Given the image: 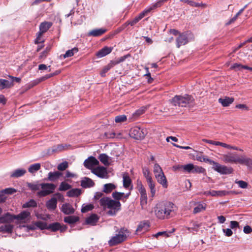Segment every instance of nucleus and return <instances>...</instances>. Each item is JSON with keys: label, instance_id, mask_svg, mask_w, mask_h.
Returning a JSON list of instances; mask_svg holds the SVG:
<instances>
[{"label": "nucleus", "instance_id": "28", "mask_svg": "<svg viewBox=\"0 0 252 252\" xmlns=\"http://www.w3.org/2000/svg\"><path fill=\"white\" fill-rule=\"evenodd\" d=\"M13 86L12 82L5 79H0V89L9 88Z\"/></svg>", "mask_w": 252, "mask_h": 252}, {"label": "nucleus", "instance_id": "15", "mask_svg": "<svg viewBox=\"0 0 252 252\" xmlns=\"http://www.w3.org/2000/svg\"><path fill=\"white\" fill-rule=\"evenodd\" d=\"M188 38L186 33H183L180 34L176 39L177 46L179 48L181 46L184 45L188 42Z\"/></svg>", "mask_w": 252, "mask_h": 252}, {"label": "nucleus", "instance_id": "64", "mask_svg": "<svg viewBox=\"0 0 252 252\" xmlns=\"http://www.w3.org/2000/svg\"><path fill=\"white\" fill-rule=\"evenodd\" d=\"M4 192L7 194H12L16 192V190L14 189H6L4 190Z\"/></svg>", "mask_w": 252, "mask_h": 252}, {"label": "nucleus", "instance_id": "39", "mask_svg": "<svg viewBox=\"0 0 252 252\" xmlns=\"http://www.w3.org/2000/svg\"><path fill=\"white\" fill-rule=\"evenodd\" d=\"M81 194V190L78 189H74L69 190L67 194L69 197L78 196Z\"/></svg>", "mask_w": 252, "mask_h": 252}, {"label": "nucleus", "instance_id": "25", "mask_svg": "<svg viewBox=\"0 0 252 252\" xmlns=\"http://www.w3.org/2000/svg\"><path fill=\"white\" fill-rule=\"evenodd\" d=\"M157 182L161 185V186L164 188H166L168 186L167 181L166 178L163 173L162 175H159V176L156 178Z\"/></svg>", "mask_w": 252, "mask_h": 252}, {"label": "nucleus", "instance_id": "30", "mask_svg": "<svg viewBox=\"0 0 252 252\" xmlns=\"http://www.w3.org/2000/svg\"><path fill=\"white\" fill-rule=\"evenodd\" d=\"M148 186L150 189V192L152 197H154L156 194V189L155 188L156 184L153 179L147 181Z\"/></svg>", "mask_w": 252, "mask_h": 252}, {"label": "nucleus", "instance_id": "38", "mask_svg": "<svg viewBox=\"0 0 252 252\" xmlns=\"http://www.w3.org/2000/svg\"><path fill=\"white\" fill-rule=\"evenodd\" d=\"M78 220V217L73 216L66 217L64 218V221L65 222L69 224L74 223L77 221Z\"/></svg>", "mask_w": 252, "mask_h": 252}, {"label": "nucleus", "instance_id": "56", "mask_svg": "<svg viewBox=\"0 0 252 252\" xmlns=\"http://www.w3.org/2000/svg\"><path fill=\"white\" fill-rule=\"evenodd\" d=\"M129 55H126L123 57H120V58L117 59L115 61H112L114 63V65L121 62H124Z\"/></svg>", "mask_w": 252, "mask_h": 252}, {"label": "nucleus", "instance_id": "10", "mask_svg": "<svg viewBox=\"0 0 252 252\" xmlns=\"http://www.w3.org/2000/svg\"><path fill=\"white\" fill-rule=\"evenodd\" d=\"M92 173L101 178H108V172L105 167L103 166H98L93 169Z\"/></svg>", "mask_w": 252, "mask_h": 252}, {"label": "nucleus", "instance_id": "50", "mask_svg": "<svg viewBox=\"0 0 252 252\" xmlns=\"http://www.w3.org/2000/svg\"><path fill=\"white\" fill-rule=\"evenodd\" d=\"M35 225L41 229H46L48 227L47 224L45 222L40 221L36 222Z\"/></svg>", "mask_w": 252, "mask_h": 252}, {"label": "nucleus", "instance_id": "2", "mask_svg": "<svg viewBox=\"0 0 252 252\" xmlns=\"http://www.w3.org/2000/svg\"><path fill=\"white\" fill-rule=\"evenodd\" d=\"M99 204L104 209H109L108 214L115 215L120 210L121 203L119 201L114 200L107 197H103L99 200Z\"/></svg>", "mask_w": 252, "mask_h": 252}, {"label": "nucleus", "instance_id": "3", "mask_svg": "<svg viewBox=\"0 0 252 252\" xmlns=\"http://www.w3.org/2000/svg\"><path fill=\"white\" fill-rule=\"evenodd\" d=\"M221 159L225 163H240L241 164L249 165L252 160L244 156H239L236 153H228L221 155Z\"/></svg>", "mask_w": 252, "mask_h": 252}, {"label": "nucleus", "instance_id": "27", "mask_svg": "<svg viewBox=\"0 0 252 252\" xmlns=\"http://www.w3.org/2000/svg\"><path fill=\"white\" fill-rule=\"evenodd\" d=\"M13 229V225L11 224H5L0 226V232L11 233Z\"/></svg>", "mask_w": 252, "mask_h": 252}, {"label": "nucleus", "instance_id": "13", "mask_svg": "<svg viewBox=\"0 0 252 252\" xmlns=\"http://www.w3.org/2000/svg\"><path fill=\"white\" fill-rule=\"evenodd\" d=\"M15 220L14 215H13L9 213L4 214L0 217V223L10 224Z\"/></svg>", "mask_w": 252, "mask_h": 252}, {"label": "nucleus", "instance_id": "59", "mask_svg": "<svg viewBox=\"0 0 252 252\" xmlns=\"http://www.w3.org/2000/svg\"><path fill=\"white\" fill-rule=\"evenodd\" d=\"M223 232L225 234V235L227 237H230L232 235L233 232L231 229L226 228L222 229Z\"/></svg>", "mask_w": 252, "mask_h": 252}, {"label": "nucleus", "instance_id": "16", "mask_svg": "<svg viewBox=\"0 0 252 252\" xmlns=\"http://www.w3.org/2000/svg\"><path fill=\"white\" fill-rule=\"evenodd\" d=\"M63 173L59 171L50 172L47 180L51 182H56L62 176Z\"/></svg>", "mask_w": 252, "mask_h": 252}, {"label": "nucleus", "instance_id": "47", "mask_svg": "<svg viewBox=\"0 0 252 252\" xmlns=\"http://www.w3.org/2000/svg\"><path fill=\"white\" fill-rule=\"evenodd\" d=\"M68 162L64 161L59 164L57 166V169L60 171H64L68 167Z\"/></svg>", "mask_w": 252, "mask_h": 252}, {"label": "nucleus", "instance_id": "32", "mask_svg": "<svg viewBox=\"0 0 252 252\" xmlns=\"http://www.w3.org/2000/svg\"><path fill=\"white\" fill-rule=\"evenodd\" d=\"M206 209V205L204 203H199L196 204L195 207L194 208L193 212L194 214H196L201 212Z\"/></svg>", "mask_w": 252, "mask_h": 252}, {"label": "nucleus", "instance_id": "29", "mask_svg": "<svg viewBox=\"0 0 252 252\" xmlns=\"http://www.w3.org/2000/svg\"><path fill=\"white\" fill-rule=\"evenodd\" d=\"M57 200L55 197H52L46 203V206L48 209L54 210L57 207Z\"/></svg>", "mask_w": 252, "mask_h": 252}, {"label": "nucleus", "instance_id": "45", "mask_svg": "<svg viewBox=\"0 0 252 252\" xmlns=\"http://www.w3.org/2000/svg\"><path fill=\"white\" fill-rule=\"evenodd\" d=\"M126 116L124 115L117 116L115 118V121L117 123H121L126 121Z\"/></svg>", "mask_w": 252, "mask_h": 252}, {"label": "nucleus", "instance_id": "1", "mask_svg": "<svg viewBox=\"0 0 252 252\" xmlns=\"http://www.w3.org/2000/svg\"><path fill=\"white\" fill-rule=\"evenodd\" d=\"M176 207L170 202H161L157 204L154 209L155 214L157 218L160 220L169 218L171 213Z\"/></svg>", "mask_w": 252, "mask_h": 252}, {"label": "nucleus", "instance_id": "12", "mask_svg": "<svg viewBox=\"0 0 252 252\" xmlns=\"http://www.w3.org/2000/svg\"><path fill=\"white\" fill-rule=\"evenodd\" d=\"M99 164L98 160L93 157H90L86 159L84 162V166L92 170L94 169V167Z\"/></svg>", "mask_w": 252, "mask_h": 252}, {"label": "nucleus", "instance_id": "40", "mask_svg": "<svg viewBox=\"0 0 252 252\" xmlns=\"http://www.w3.org/2000/svg\"><path fill=\"white\" fill-rule=\"evenodd\" d=\"M28 187L33 191H38L41 190V184L39 183H30L28 184Z\"/></svg>", "mask_w": 252, "mask_h": 252}, {"label": "nucleus", "instance_id": "43", "mask_svg": "<svg viewBox=\"0 0 252 252\" xmlns=\"http://www.w3.org/2000/svg\"><path fill=\"white\" fill-rule=\"evenodd\" d=\"M143 173L144 177L146 178V181L153 179L150 171L147 168L143 169Z\"/></svg>", "mask_w": 252, "mask_h": 252}, {"label": "nucleus", "instance_id": "55", "mask_svg": "<svg viewBox=\"0 0 252 252\" xmlns=\"http://www.w3.org/2000/svg\"><path fill=\"white\" fill-rule=\"evenodd\" d=\"M124 195V193L123 192H115L113 193L112 196L114 198L117 200V201H118L122 198Z\"/></svg>", "mask_w": 252, "mask_h": 252}, {"label": "nucleus", "instance_id": "61", "mask_svg": "<svg viewBox=\"0 0 252 252\" xmlns=\"http://www.w3.org/2000/svg\"><path fill=\"white\" fill-rule=\"evenodd\" d=\"M50 228L53 230V231H56L60 229V224L58 223H53L51 225Z\"/></svg>", "mask_w": 252, "mask_h": 252}, {"label": "nucleus", "instance_id": "57", "mask_svg": "<svg viewBox=\"0 0 252 252\" xmlns=\"http://www.w3.org/2000/svg\"><path fill=\"white\" fill-rule=\"evenodd\" d=\"M181 1H184L185 2H186L189 4L190 6H193V7H198L199 6V4H197V2H194L192 0H181Z\"/></svg>", "mask_w": 252, "mask_h": 252}, {"label": "nucleus", "instance_id": "44", "mask_svg": "<svg viewBox=\"0 0 252 252\" xmlns=\"http://www.w3.org/2000/svg\"><path fill=\"white\" fill-rule=\"evenodd\" d=\"M183 171L187 172L189 173H192V168L193 167V164L191 163L188 164L183 165Z\"/></svg>", "mask_w": 252, "mask_h": 252}, {"label": "nucleus", "instance_id": "21", "mask_svg": "<svg viewBox=\"0 0 252 252\" xmlns=\"http://www.w3.org/2000/svg\"><path fill=\"white\" fill-rule=\"evenodd\" d=\"M62 211L65 214L68 215L73 214L74 212V209L69 204H64L62 207Z\"/></svg>", "mask_w": 252, "mask_h": 252}, {"label": "nucleus", "instance_id": "24", "mask_svg": "<svg viewBox=\"0 0 252 252\" xmlns=\"http://www.w3.org/2000/svg\"><path fill=\"white\" fill-rule=\"evenodd\" d=\"M106 32V30L104 28L96 29L90 31L89 32V35L93 36H98Z\"/></svg>", "mask_w": 252, "mask_h": 252}, {"label": "nucleus", "instance_id": "34", "mask_svg": "<svg viewBox=\"0 0 252 252\" xmlns=\"http://www.w3.org/2000/svg\"><path fill=\"white\" fill-rule=\"evenodd\" d=\"M123 186L125 188H128L131 185V179L127 173H124L123 176Z\"/></svg>", "mask_w": 252, "mask_h": 252}, {"label": "nucleus", "instance_id": "54", "mask_svg": "<svg viewBox=\"0 0 252 252\" xmlns=\"http://www.w3.org/2000/svg\"><path fill=\"white\" fill-rule=\"evenodd\" d=\"M36 205V202L33 200H31L29 202H27L23 204V208L30 207H35Z\"/></svg>", "mask_w": 252, "mask_h": 252}, {"label": "nucleus", "instance_id": "51", "mask_svg": "<svg viewBox=\"0 0 252 252\" xmlns=\"http://www.w3.org/2000/svg\"><path fill=\"white\" fill-rule=\"evenodd\" d=\"M147 109V106H143L138 110H137L134 113V116H139L143 114L145 110Z\"/></svg>", "mask_w": 252, "mask_h": 252}, {"label": "nucleus", "instance_id": "42", "mask_svg": "<svg viewBox=\"0 0 252 252\" xmlns=\"http://www.w3.org/2000/svg\"><path fill=\"white\" fill-rule=\"evenodd\" d=\"M216 144H217L216 146H222L224 148H227L228 149H233V150H239L238 147H235V146H232L230 145L224 143L217 141V143Z\"/></svg>", "mask_w": 252, "mask_h": 252}, {"label": "nucleus", "instance_id": "18", "mask_svg": "<svg viewBox=\"0 0 252 252\" xmlns=\"http://www.w3.org/2000/svg\"><path fill=\"white\" fill-rule=\"evenodd\" d=\"M98 159L105 166H109L111 161V158L105 154H101L99 156Z\"/></svg>", "mask_w": 252, "mask_h": 252}, {"label": "nucleus", "instance_id": "62", "mask_svg": "<svg viewBox=\"0 0 252 252\" xmlns=\"http://www.w3.org/2000/svg\"><path fill=\"white\" fill-rule=\"evenodd\" d=\"M236 107L243 110H248V107L245 104H239L236 106Z\"/></svg>", "mask_w": 252, "mask_h": 252}, {"label": "nucleus", "instance_id": "52", "mask_svg": "<svg viewBox=\"0 0 252 252\" xmlns=\"http://www.w3.org/2000/svg\"><path fill=\"white\" fill-rule=\"evenodd\" d=\"M94 208V206L92 204H88L82 206L81 211L83 213L87 212L89 211L92 210Z\"/></svg>", "mask_w": 252, "mask_h": 252}, {"label": "nucleus", "instance_id": "58", "mask_svg": "<svg viewBox=\"0 0 252 252\" xmlns=\"http://www.w3.org/2000/svg\"><path fill=\"white\" fill-rule=\"evenodd\" d=\"M230 226L231 229H235L239 227V224L237 221L232 220L230 222Z\"/></svg>", "mask_w": 252, "mask_h": 252}, {"label": "nucleus", "instance_id": "48", "mask_svg": "<svg viewBox=\"0 0 252 252\" xmlns=\"http://www.w3.org/2000/svg\"><path fill=\"white\" fill-rule=\"evenodd\" d=\"M235 183L238 184V186L242 189H246L248 186V183L242 180H236Z\"/></svg>", "mask_w": 252, "mask_h": 252}, {"label": "nucleus", "instance_id": "53", "mask_svg": "<svg viewBox=\"0 0 252 252\" xmlns=\"http://www.w3.org/2000/svg\"><path fill=\"white\" fill-rule=\"evenodd\" d=\"M65 146H63V145H58L57 146L53 147L52 148V151L54 152H57L62 151V150L65 149Z\"/></svg>", "mask_w": 252, "mask_h": 252}, {"label": "nucleus", "instance_id": "37", "mask_svg": "<svg viewBox=\"0 0 252 252\" xmlns=\"http://www.w3.org/2000/svg\"><path fill=\"white\" fill-rule=\"evenodd\" d=\"M114 66V63L112 62H111L107 65L104 66L100 73L101 76V77L105 76L106 73L108 70H109L112 67H113Z\"/></svg>", "mask_w": 252, "mask_h": 252}, {"label": "nucleus", "instance_id": "17", "mask_svg": "<svg viewBox=\"0 0 252 252\" xmlns=\"http://www.w3.org/2000/svg\"><path fill=\"white\" fill-rule=\"evenodd\" d=\"M112 51V47H104L101 50H100L98 52L96 53V56L98 58H102L103 57L107 55L110 54Z\"/></svg>", "mask_w": 252, "mask_h": 252}, {"label": "nucleus", "instance_id": "36", "mask_svg": "<svg viewBox=\"0 0 252 252\" xmlns=\"http://www.w3.org/2000/svg\"><path fill=\"white\" fill-rule=\"evenodd\" d=\"M115 188L116 186L113 184H106L104 185L103 191L106 193H108L111 192Z\"/></svg>", "mask_w": 252, "mask_h": 252}, {"label": "nucleus", "instance_id": "60", "mask_svg": "<svg viewBox=\"0 0 252 252\" xmlns=\"http://www.w3.org/2000/svg\"><path fill=\"white\" fill-rule=\"evenodd\" d=\"M231 69H235L237 70H239L241 69V64L238 63H235L233 64L230 67Z\"/></svg>", "mask_w": 252, "mask_h": 252}, {"label": "nucleus", "instance_id": "11", "mask_svg": "<svg viewBox=\"0 0 252 252\" xmlns=\"http://www.w3.org/2000/svg\"><path fill=\"white\" fill-rule=\"evenodd\" d=\"M138 190L140 193V205L142 209H143L147 203L146 191L142 185L138 186Z\"/></svg>", "mask_w": 252, "mask_h": 252}, {"label": "nucleus", "instance_id": "14", "mask_svg": "<svg viewBox=\"0 0 252 252\" xmlns=\"http://www.w3.org/2000/svg\"><path fill=\"white\" fill-rule=\"evenodd\" d=\"M230 192L226 190H210L206 191L204 194L206 195H210L212 196H223L229 194Z\"/></svg>", "mask_w": 252, "mask_h": 252}, {"label": "nucleus", "instance_id": "7", "mask_svg": "<svg viewBox=\"0 0 252 252\" xmlns=\"http://www.w3.org/2000/svg\"><path fill=\"white\" fill-rule=\"evenodd\" d=\"M56 189V186L52 183H41V190L37 192L39 197L47 196L53 193Z\"/></svg>", "mask_w": 252, "mask_h": 252}, {"label": "nucleus", "instance_id": "63", "mask_svg": "<svg viewBox=\"0 0 252 252\" xmlns=\"http://www.w3.org/2000/svg\"><path fill=\"white\" fill-rule=\"evenodd\" d=\"M243 231L246 234H250L252 232V229L249 225H246L244 227Z\"/></svg>", "mask_w": 252, "mask_h": 252}, {"label": "nucleus", "instance_id": "46", "mask_svg": "<svg viewBox=\"0 0 252 252\" xmlns=\"http://www.w3.org/2000/svg\"><path fill=\"white\" fill-rule=\"evenodd\" d=\"M205 170L202 167L193 165L192 173H201L204 172Z\"/></svg>", "mask_w": 252, "mask_h": 252}, {"label": "nucleus", "instance_id": "26", "mask_svg": "<svg viewBox=\"0 0 252 252\" xmlns=\"http://www.w3.org/2000/svg\"><path fill=\"white\" fill-rule=\"evenodd\" d=\"M26 173V170L24 169H17L13 171L10 174L12 178H19L23 176Z\"/></svg>", "mask_w": 252, "mask_h": 252}, {"label": "nucleus", "instance_id": "41", "mask_svg": "<svg viewBox=\"0 0 252 252\" xmlns=\"http://www.w3.org/2000/svg\"><path fill=\"white\" fill-rule=\"evenodd\" d=\"M78 51V48H74L71 50H69L66 52L63 55V58H66L73 56L74 53H77Z\"/></svg>", "mask_w": 252, "mask_h": 252}, {"label": "nucleus", "instance_id": "19", "mask_svg": "<svg viewBox=\"0 0 252 252\" xmlns=\"http://www.w3.org/2000/svg\"><path fill=\"white\" fill-rule=\"evenodd\" d=\"M149 224L145 222H141L138 226L136 230L137 234L143 233L146 232L149 228Z\"/></svg>", "mask_w": 252, "mask_h": 252}, {"label": "nucleus", "instance_id": "8", "mask_svg": "<svg viewBox=\"0 0 252 252\" xmlns=\"http://www.w3.org/2000/svg\"><path fill=\"white\" fill-rule=\"evenodd\" d=\"M147 133L146 130L141 129L138 126L132 128L130 131V136L137 140L143 139Z\"/></svg>", "mask_w": 252, "mask_h": 252}, {"label": "nucleus", "instance_id": "31", "mask_svg": "<svg viewBox=\"0 0 252 252\" xmlns=\"http://www.w3.org/2000/svg\"><path fill=\"white\" fill-rule=\"evenodd\" d=\"M153 172L155 178H157V177L164 173L161 167L157 163H156L154 166Z\"/></svg>", "mask_w": 252, "mask_h": 252}, {"label": "nucleus", "instance_id": "9", "mask_svg": "<svg viewBox=\"0 0 252 252\" xmlns=\"http://www.w3.org/2000/svg\"><path fill=\"white\" fill-rule=\"evenodd\" d=\"M31 213L28 211H24L17 215H14L15 223H26L30 220Z\"/></svg>", "mask_w": 252, "mask_h": 252}, {"label": "nucleus", "instance_id": "23", "mask_svg": "<svg viewBox=\"0 0 252 252\" xmlns=\"http://www.w3.org/2000/svg\"><path fill=\"white\" fill-rule=\"evenodd\" d=\"M98 220V216L95 214H92L86 220L87 224L94 225Z\"/></svg>", "mask_w": 252, "mask_h": 252}, {"label": "nucleus", "instance_id": "6", "mask_svg": "<svg viewBox=\"0 0 252 252\" xmlns=\"http://www.w3.org/2000/svg\"><path fill=\"white\" fill-rule=\"evenodd\" d=\"M202 160L205 162H208L210 164L212 165L213 168L218 172L222 174H230L232 172L233 169L231 168H228L226 166L221 165L219 163L211 160L209 158H207L205 156H203L202 157Z\"/></svg>", "mask_w": 252, "mask_h": 252}, {"label": "nucleus", "instance_id": "49", "mask_svg": "<svg viewBox=\"0 0 252 252\" xmlns=\"http://www.w3.org/2000/svg\"><path fill=\"white\" fill-rule=\"evenodd\" d=\"M71 186L66 183L62 182L59 187V190L61 191L66 190L69 189Z\"/></svg>", "mask_w": 252, "mask_h": 252}, {"label": "nucleus", "instance_id": "20", "mask_svg": "<svg viewBox=\"0 0 252 252\" xmlns=\"http://www.w3.org/2000/svg\"><path fill=\"white\" fill-rule=\"evenodd\" d=\"M233 97H224V98H220L219 99V102L224 107L228 106L234 101Z\"/></svg>", "mask_w": 252, "mask_h": 252}, {"label": "nucleus", "instance_id": "33", "mask_svg": "<svg viewBox=\"0 0 252 252\" xmlns=\"http://www.w3.org/2000/svg\"><path fill=\"white\" fill-rule=\"evenodd\" d=\"M51 26V24L49 22L42 23L40 25V34H43L46 32Z\"/></svg>", "mask_w": 252, "mask_h": 252}, {"label": "nucleus", "instance_id": "5", "mask_svg": "<svg viewBox=\"0 0 252 252\" xmlns=\"http://www.w3.org/2000/svg\"><path fill=\"white\" fill-rule=\"evenodd\" d=\"M170 103L174 106L186 107L193 102V98L188 94L175 95L170 100Z\"/></svg>", "mask_w": 252, "mask_h": 252}, {"label": "nucleus", "instance_id": "22", "mask_svg": "<svg viewBox=\"0 0 252 252\" xmlns=\"http://www.w3.org/2000/svg\"><path fill=\"white\" fill-rule=\"evenodd\" d=\"M94 183L93 181L91 179L85 177L82 181H81V186L83 188H90L92 187H93L94 186Z\"/></svg>", "mask_w": 252, "mask_h": 252}, {"label": "nucleus", "instance_id": "35", "mask_svg": "<svg viewBox=\"0 0 252 252\" xmlns=\"http://www.w3.org/2000/svg\"><path fill=\"white\" fill-rule=\"evenodd\" d=\"M41 164L39 163H34L31 165L28 168L30 173L33 174L40 169Z\"/></svg>", "mask_w": 252, "mask_h": 252}, {"label": "nucleus", "instance_id": "4", "mask_svg": "<svg viewBox=\"0 0 252 252\" xmlns=\"http://www.w3.org/2000/svg\"><path fill=\"white\" fill-rule=\"evenodd\" d=\"M115 235L112 237L108 242L110 246H115L125 241L129 235L128 230L125 228H121L116 231Z\"/></svg>", "mask_w": 252, "mask_h": 252}]
</instances>
